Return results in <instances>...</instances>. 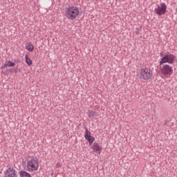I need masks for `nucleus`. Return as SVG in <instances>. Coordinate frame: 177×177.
Returning a JSON list of instances; mask_svg holds the SVG:
<instances>
[{"mask_svg": "<svg viewBox=\"0 0 177 177\" xmlns=\"http://www.w3.org/2000/svg\"><path fill=\"white\" fill-rule=\"evenodd\" d=\"M80 15V10L75 6H69L66 8L65 16L69 20H75L77 16Z\"/></svg>", "mask_w": 177, "mask_h": 177, "instance_id": "nucleus-1", "label": "nucleus"}, {"mask_svg": "<svg viewBox=\"0 0 177 177\" xmlns=\"http://www.w3.org/2000/svg\"><path fill=\"white\" fill-rule=\"evenodd\" d=\"M38 170V160L31 159L27 161L26 171L29 172H34V171Z\"/></svg>", "mask_w": 177, "mask_h": 177, "instance_id": "nucleus-2", "label": "nucleus"}, {"mask_svg": "<svg viewBox=\"0 0 177 177\" xmlns=\"http://www.w3.org/2000/svg\"><path fill=\"white\" fill-rule=\"evenodd\" d=\"M153 77V71L151 70L145 68L140 71V78L142 80H150Z\"/></svg>", "mask_w": 177, "mask_h": 177, "instance_id": "nucleus-3", "label": "nucleus"}, {"mask_svg": "<svg viewBox=\"0 0 177 177\" xmlns=\"http://www.w3.org/2000/svg\"><path fill=\"white\" fill-rule=\"evenodd\" d=\"M175 55L172 54H166L160 62V66H162L165 63H169V64H172V63L175 62Z\"/></svg>", "mask_w": 177, "mask_h": 177, "instance_id": "nucleus-4", "label": "nucleus"}, {"mask_svg": "<svg viewBox=\"0 0 177 177\" xmlns=\"http://www.w3.org/2000/svg\"><path fill=\"white\" fill-rule=\"evenodd\" d=\"M156 12L159 16H162V15H165V12H167V5L165 3H162L160 6H158L157 8L155 9Z\"/></svg>", "mask_w": 177, "mask_h": 177, "instance_id": "nucleus-5", "label": "nucleus"}, {"mask_svg": "<svg viewBox=\"0 0 177 177\" xmlns=\"http://www.w3.org/2000/svg\"><path fill=\"white\" fill-rule=\"evenodd\" d=\"M161 73L164 75H168L169 74H172V67L169 66V65L166 64L160 68Z\"/></svg>", "mask_w": 177, "mask_h": 177, "instance_id": "nucleus-6", "label": "nucleus"}, {"mask_svg": "<svg viewBox=\"0 0 177 177\" xmlns=\"http://www.w3.org/2000/svg\"><path fill=\"white\" fill-rule=\"evenodd\" d=\"M4 176L5 177H17V173L16 172V170L15 169L8 168L4 172Z\"/></svg>", "mask_w": 177, "mask_h": 177, "instance_id": "nucleus-7", "label": "nucleus"}, {"mask_svg": "<svg viewBox=\"0 0 177 177\" xmlns=\"http://www.w3.org/2000/svg\"><path fill=\"white\" fill-rule=\"evenodd\" d=\"M84 138H85V139H86V140H88L90 146L92 145V143H93V142H95V138H93L92 136H91V132H89L88 129H86Z\"/></svg>", "mask_w": 177, "mask_h": 177, "instance_id": "nucleus-8", "label": "nucleus"}, {"mask_svg": "<svg viewBox=\"0 0 177 177\" xmlns=\"http://www.w3.org/2000/svg\"><path fill=\"white\" fill-rule=\"evenodd\" d=\"M94 153H99V151H102V148L99 145V144L94 142L93 146L92 147Z\"/></svg>", "mask_w": 177, "mask_h": 177, "instance_id": "nucleus-9", "label": "nucleus"}, {"mask_svg": "<svg viewBox=\"0 0 177 177\" xmlns=\"http://www.w3.org/2000/svg\"><path fill=\"white\" fill-rule=\"evenodd\" d=\"M16 66V64L15 62H12L11 61L6 62V64H4L1 68H6V67H15Z\"/></svg>", "mask_w": 177, "mask_h": 177, "instance_id": "nucleus-10", "label": "nucleus"}, {"mask_svg": "<svg viewBox=\"0 0 177 177\" xmlns=\"http://www.w3.org/2000/svg\"><path fill=\"white\" fill-rule=\"evenodd\" d=\"M19 175L21 177H31V174L28 173L26 171H21L19 172Z\"/></svg>", "mask_w": 177, "mask_h": 177, "instance_id": "nucleus-11", "label": "nucleus"}, {"mask_svg": "<svg viewBox=\"0 0 177 177\" xmlns=\"http://www.w3.org/2000/svg\"><path fill=\"white\" fill-rule=\"evenodd\" d=\"M96 116V112L93 110L91 111H88V117H89V118H93V117Z\"/></svg>", "mask_w": 177, "mask_h": 177, "instance_id": "nucleus-12", "label": "nucleus"}, {"mask_svg": "<svg viewBox=\"0 0 177 177\" xmlns=\"http://www.w3.org/2000/svg\"><path fill=\"white\" fill-rule=\"evenodd\" d=\"M25 59L26 63L28 64V66H31V64H32V61L31 60V59H30V57H28V55H26Z\"/></svg>", "mask_w": 177, "mask_h": 177, "instance_id": "nucleus-13", "label": "nucleus"}, {"mask_svg": "<svg viewBox=\"0 0 177 177\" xmlns=\"http://www.w3.org/2000/svg\"><path fill=\"white\" fill-rule=\"evenodd\" d=\"M26 49L29 50V52H32V50H34V46H32V44L26 46Z\"/></svg>", "mask_w": 177, "mask_h": 177, "instance_id": "nucleus-14", "label": "nucleus"}, {"mask_svg": "<svg viewBox=\"0 0 177 177\" xmlns=\"http://www.w3.org/2000/svg\"><path fill=\"white\" fill-rule=\"evenodd\" d=\"M62 167V163L57 162L55 165V168H60Z\"/></svg>", "mask_w": 177, "mask_h": 177, "instance_id": "nucleus-15", "label": "nucleus"}, {"mask_svg": "<svg viewBox=\"0 0 177 177\" xmlns=\"http://www.w3.org/2000/svg\"><path fill=\"white\" fill-rule=\"evenodd\" d=\"M13 71H15V68H10V69L9 70V72H10V73H13Z\"/></svg>", "mask_w": 177, "mask_h": 177, "instance_id": "nucleus-16", "label": "nucleus"}, {"mask_svg": "<svg viewBox=\"0 0 177 177\" xmlns=\"http://www.w3.org/2000/svg\"><path fill=\"white\" fill-rule=\"evenodd\" d=\"M136 34H137V35L139 34V32H136Z\"/></svg>", "mask_w": 177, "mask_h": 177, "instance_id": "nucleus-17", "label": "nucleus"}]
</instances>
